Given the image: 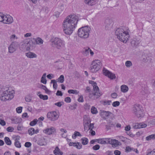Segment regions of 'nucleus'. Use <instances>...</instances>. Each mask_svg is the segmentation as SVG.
Here are the masks:
<instances>
[{
	"mask_svg": "<svg viewBox=\"0 0 155 155\" xmlns=\"http://www.w3.org/2000/svg\"><path fill=\"white\" fill-rule=\"evenodd\" d=\"M78 21V17L75 15L68 16L62 23L64 33L67 35L71 34L76 27Z\"/></svg>",
	"mask_w": 155,
	"mask_h": 155,
	"instance_id": "obj_1",
	"label": "nucleus"
},
{
	"mask_svg": "<svg viewBox=\"0 0 155 155\" xmlns=\"http://www.w3.org/2000/svg\"><path fill=\"white\" fill-rule=\"evenodd\" d=\"M2 90L3 92L0 96V99L1 101H5L11 100L14 97L15 91L11 88L3 87Z\"/></svg>",
	"mask_w": 155,
	"mask_h": 155,
	"instance_id": "obj_2",
	"label": "nucleus"
},
{
	"mask_svg": "<svg viewBox=\"0 0 155 155\" xmlns=\"http://www.w3.org/2000/svg\"><path fill=\"white\" fill-rule=\"evenodd\" d=\"M115 34L117 38L124 43H126L128 40L129 37L128 32L123 28H117L115 31Z\"/></svg>",
	"mask_w": 155,
	"mask_h": 155,
	"instance_id": "obj_3",
	"label": "nucleus"
},
{
	"mask_svg": "<svg viewBox=\"0 0 155 155\" xmlns=\"http://www.w3.org/2000/svg\"><path fill=\"white\" fill-rule=\"evenodd\" d=\"M89 82L92 85L94 90L92 93L89 94L88 97L92 100L96 99L99 98L102 94L100 92L99 88L95 82L92 81H89Z\"/></svg>",
	"mask_w": 155,
	"mask_h": 155,
	"instance_id": "obj_4",
	"label": "nucleus"
},
{
	"mask_svg": "<svg viewBox=\"0 0 155 155\" xmlns=\"http://www.w3.org/2000/svg\"><path fill=\"white\" fill-rule=\"evenodd\" d=\"M91 28L88 26L82 27L80 28L78 31V35L79 37L83 38L88 37Z\"/></svg>",
	"mask_w": 155,
	"mask_h": 155,
	"instance_id": "obj_5",
	"label": "nucleus"
},
{
	"mask_svg": "<svg viewBox=\"0 0 155 155\" xmlns=\"http://www.w3.org/2000/svg\"><path fill=\"white\" fill-rule=\"evenodd\" d=\"M102 66V63L100 60H95L92 61L90 70L92 73L96 72L101 68Z\"/></svg>",
	"mask_w": 155,
	"mask_h": 155,
	"instance_id": "obj_6",
	"label": "nucleus"
},
{
	"mask_svg": "<svg viewBox=\"0 0 155 155\" xmlns=\"http://www.w3.org/2000/svg\"><path fill=\"white\" fill-rule=\"evenodd\" d=\"M52 45L58 49H60L64 47V41L61 39L55 38L52 40Z\"/></svg>",
	"mask_w": 155,
	"mask_h": 155,
	"instance_id": "obj_7",
	"label": "nucleus"
},
{
	"mask_svg": "<svg viewBox=\"0 0 155 155\" xmlns=\"http://www.w3.org/2000/svg\"><path fill=\"white\" fill-rule=\"evenodd\" d=\"M13 21L12 17L0 13V22L4 24H10L12 23Z\"/></svg>",
	"mask_w": 155,
	"mask_h": 155,
	"instance_id": "obj_8",
	"label": "nucleus"
},
{
	"mask_svg": "<svg viewBox=\"0 0 155 155\" xmlns=\"http://www.w3.org/2000/svg\"><path fill=\"white\" fill-rule=\"evenodd\" d=\"M59 117V113L56 111H53L48 112L47 114V117L50 120L54 121L58 120Z\"/></svg>",
	"mask_w": 155,
	"mask_h": 155,
	"instance_id": "obj_9",
	"label": "nucleus"
},
{
	"mask_svg": "<svg viewBox=\"0 0 155 155\" xmlns=\"http://www.w3.org/2000/svg\"><path fill=\"white\" fill-rule=\"evenodd\" d=\"M134 113L138 117H141L143 115V112L141 107L139 105H136L133 108Z\"/></svg>",
	"mask_w": 155,
	"mask_h": 155,
	"instance_id": "obj_10",
	"label": "nucleus"
},
{
	"mask_svg": "<svg viewBox=\"0 0 155 155\" xmlns=\"http://www.w3.org/2000/svg\"><path fill=\"white\" fill-rule=\"evenodd\" d=\"M19 46V43L16 41L12 42L8 47V52L10 53L14 52Z\"/></svg>",
	"mask_w": 155,
	"mask_h": 155,
	"instance_id": "obj_11",
	"label": "nucleus"
},
{
	"mask_svg": "<svg viewBox=\"0 0 155 155\" xmlns=\"http://www.w3.org/2000/svg\"><path fill=\"white\" fill-rule=\"evenodd\" d=\"M103 74L105 76L108 77L111 79H113L115 78L116 76L114 74L105 69L104 68L103 70Z\"/></svg>",
	"mask_w": 155,
	"mask_h": 155,
	"instance_id": "obj_12",
	"label": "nucleus"
},
{
	"mask_svg": "<svg viewBox=\"0 0 155 155\" xmlns=\"http://www.w3.org/2000/svg\"><path fill=\"white\" fill-rule=\"evenodd\" d=\"M55 131L56 129L53 127H51L49 128H47L43 130V132L44 133L48 135L51 134Z\"/></svg>",
	"mask_w": 155,
	"mask_h": 155,
	"instance_id": "obj_13",
	"label": "nucleus"
},
{
	"mask_svg": "<svg viewBox=\"0 0 155 155\" xmlns=\"http://www.w3.org/2000/svg\"><path fill=\"white\" fill-rule=\"evenodd\" d=\"M105 29L108 30L111 28L113 25V22L111 20L107 19L106 20Z\"/></svg>",
	"mask_w": 155,
	"mask_h": 155,
	"instance_id": "obj_14",
	"label": "nucleus"
},
{
	"mask_svg": "<svg viewBox=\"0 0 155 155\" xmlns=\"http://www.w3.org/2000/svg\"><path fill=\"white\" fill-rule=\"evenodd\" d=\"M20 139V137L17 136L14 138L15 142L14 144L15 146L18 148H20L21 147V144L19 140Z\"/></svg>",
	"mask_w": 155,
	"mask_h": 155,
	"instance_id": "obj_15",
	"label": "nucleus"
},
{
	"mask_svg": "<svg viewBox=\"0 0 155 155\" xmlns=\"http://www.w3.org/2000/svg\"><path fill=\"white\" fill-rule=\"evenodd\" d=\"M147 124L143 123H136L134 124L133 127L135 129H139L145 127L147 126Z\"/></svg>",
	"mask_w": 155,
	"mask_h": 155,
	"instance_id": "obj_16",
	"label": "nucleus"
},
{
	"mask_svg": "<svg viewBox=\"0 0 155 155\" xmlns=\"http://www.w3.org/2000/svg\"><path fill=\"white\" fill-rule=\"evenodd\" d=\"M112 113L108 111H106L104 110H101L100 116L104 118H106V117L109 116Z\"/></svg>",
	"mask_w": 155,
	"mask_h": 155,
	"instance_id": "obj_17",
	"label": "nucleus"
},
{
	"mask_svg": "<svg viewBox=\"0 0 155 155\" xmlns=\"http://www.w3.org/2000/svg\"><path fill=\"white\" fill-rule=\"evenodd\" d=\"M140 42V39L138 38H134L131 41V45L134 46H137Z\"/></svg>",
	"mask_w": 155,
	"mask_h": 155,
	"instance_id": "obj_18",
	"label": "nucleus"
},
{
	"mask_svg": "<svg viewBox=\"0 0 155 155\" xmlns=\"http://www.w3.org/2000/svg\"><path fill=\"white\" fill-rule=\"evenodd\" d=\"M25 56L28 58H33L37 57V55L34 53L28 51L25 54Z\"/></svg>",
	"mask_w": 155,
	"mask_h": 155,
	"instance_id": "obj_19",
	"label": "nucleus"
},
{
	"mask_svg": "<svg viewBox=\"0 0 155 155\" xmlns=\"http://www.w3.org/2000/svg\"><path fill=\"white\" fill-rule=\"evenodd\" d=\"M55 155H62L63 154L62 152L61 151L60 149L58 146L56 147L53 151Z\"/></svg>",
	"mask_w": 155,
	"mask_h": 155,
	"instance_id": "obj_20",
	"label": "nucleus"
},
{
	"mask_svg": "<svg viewBox=\"0 0 155 155\" xmlns=\"http://www.w3.org/2000/svg\"><path fill=\"white\" fill-rule=\"evenodd\" d=\"M91 122V120L90 117L86 116L84 117V125H88Z\"/></svg>",
	"mask_w": 155,
	"mask_h": 155,
	"instance_id": "obj_21",
	"label": "nucleus"
},
{
	"mask_svg": "<svg viewBox=\"0 0 155 155\" xmlns=\"http://www.w3.org/2000/svg\"><path fill=\"white\" fill-rule=\"evenodd\" d=\"M33 40L34 41H35V44H36L38 45H41L43 44V41L42 39L40 38H33Z\"/></svg>",
	"mask_w": 155,
	"mask_h": 155,
	"instance_id": "obj_22",
	"label": "nucleus"
},
{
	"mask_svg": "<svg viewBox=\"0 0 155 155\" xmlns=\"http://www.w3.org/2000/svg\"><path fill=\"white\" fill-rule=\"evenodd\" d=\"M111 144L112 145L113 147H117L119 145H121V144L117 140L112 139V143H111Z\"/></svg>",
	"mask_w": 155,
	"mask_h": 155,
	"instance_id": "obj_23",
	"label": "nucleus"
},
{
	"mask_svg": "<svg viewBox=\"0 0 155 155\" xmlns=\"http://www.w3.org/2000/svg\"><path fill=\"white\" fill-rule=\"evenodd\" d=\"M85 4L89 5H92L96 3V0H84Z\"/></svg>",
	"mask_w": 155,
	"mask_h": 155,
	"instance_id": "obj_24",
	"label": "nucleus"
},
{
	"mask_svg": "<svg viewBox=\"0 0 155 155\" xmlns=\"http://www.w3.org/2000/svg\"><path fill=\"white\" fill-rule=\"evenodd\" d=\"M121 91L124 92L125 93L127 92L128 90V87L125 85H123L121 86Z\"/></svg>",
	"mask_w": 155,
	"mask_h": 155,
	"instance_id": "obj_25",
	"label": "nucleus"
},
{
	"mask_svg": "<svg viewBox=\"0 0 155 155\" xmlns=\"http://www.w3.org/2000/svg\"><path fill=\"white\" fill-rule=\"evenodd\" d=\"M46 73H44L41 78V82L44 84H46L47 83V80L46 78Z\"/></svg>",
	"mask_w": 155,
	"mask_h": 155,
	"instance_id": "obj_26",
	"label": "nucleus"
},
{
	"mask_svg": "<svg viewBox=\"0 0 155 155\" xmlns=\"http://www.w3.org/2000/svg\"><path fill=\"white\" fill-rule=\"evenodd\" d=\"M4 141L5 143L8 145H11L12 144V141L8 137H5L4 138Z\"/></svg>",
	"mask_w": 155,
	"mask_h": 155,
	"instance_id": "obj_27",
	"label": "nucleus"
},
{
	"mask_svg": "<svg viewBox=\"0 0 155 155\" xmlns=\"http://www.w3.org/2000/svg\"><path fill=\"white\" fill-rule=\"evenodd\" d=\"M24 42V41L21 43L20 45L19 46L20 49L22 51H23L26 48V44L25 43H23Z\"/></svg>",
	"mask_w": 155,
	"mask_h": 155,
	"instance_id": "obj_28",
	"label": "nucleus"
},
{
	"mask_svg": "<svg viewBox=\"0 0 155 155\" xmlns=\"http://www.w3.org/2000/svg\"><path fill=\"white\" fill-rule=\"evenodd\" d=\"M146 155H155V148L152 150L151 149L148 150Z\"/></svg>",
	"mask_w": 155,
	"mask_h": 155,
	"instance_id": "obj_29",
	"label": "nucleus"
},
{
	"mask_svg": "<svg viewBox=\"0 0 155 155\" xmlns=\"http://www.w3.org/2000/svg\"><path fill=\"white\" fill-rule=\"evenodd\" d=\"M154 139H155V134H154L149 135L146 138V140L147 141L150 140L151 139L154 140Z\"/></svg>",
	"mask_w": 155,
	"mask_h": 155,
	"instance_id": "obj_30",
	"label": "nucleus"
},
{
	"mask_svg": "<svg viewBox=\"0 0 155 155\" xmlns=\"http://www.w3.org/2000/svg\"><path fill=\"white\" fill-rule=\"evenodd\" d=\"M38 144L40 146H43L45 145L46 142L44 138L38 140Z\"/></svg>",
	"mask_w": 155,
	"mask_h": 155,
	"instance_id": "obj_31",
	"label": "nucleus"
},
{
	"mask_svg": "<svg viewBox=\"0 0 155 155\" xmlns=\"http://www.w3.org/2000/svg\"><path fill=\"white\" fill-rule=\"evenodd\" d=\"M104 143L105 144L112 143V139L109 138H104Z\"/></svg>",
	"mask_w": 155,
	"mask_h": 155,
	"instance_id": "obj_32",
	"label": "nucleus"
},
{
	"mask_svg": "<svg viewBox=\"0 0 155 155\" xmlns=\"http://www.w3.org/2000/svg\"><path fill=\"white\" fill-rule=\"evenodd\" d=\"M64 81V77L63 75H61L60 77L58 79L57 81L58 82L62 83Z\"/></svg>",
	"mask_w": 155,
	"mask_h": 155,
	"instance_id": "obj_33",
	"label": "nucleus"
},
{
	"mask_svg": "<svg viewBox=\"0 0 155 155\" xmlns=\"http://www.w3.org/2000/svg\"><path fill=\"white\" fill-rule=\"evenodd\" d=\"M51 83L53 84V87L54 89H56L57 88V82L55 80H52L51 81Z\"/></svg>",
	"mask_w": 155,
	"mask_h": 155,
	"instance_id": "obj_34",
	"label": "nucleus"
},
{
	"mask_svg": "<svg viewBox=\"0 0 155 155\" xmlns=\"http://www.w3.org/2000/svg\"><path fill=\"white\" fill-rule=\"evenodd\" d=\"M35 130L33 128H31L28 130V132L30 135H32L35 134Z\"/></svg>",
	"mask_w": 155,
	"mask_h": 155,
	"instance_id": "obj_35",
	"label": "nucleus"
},
{
	"mask_svg": "<svg viewBox=\"0 0 155 155\" xmlns=\"http://www.w3.org/2000/svg\"><path fill=\"white\" fill-rule=\"evenodd\" d=\"M81 140H82V143L83 145H85L87 144L88 141V139L87 138H82Z\"/></svg>",
	"mask_w": 155,
	"mask_h": 155,
	"instance_id": "obj_36",
	"label": "nucleus"
},
{
	"mask_svg": "<svg viewBox=\"0 0 155 155\" xmlns=\"http://www.w3.org/2000/svg\"><path fill=\"white\" fill-rule=\"evenodd\" d=\"M91 112L93 114H96L98 112L97 109L94 106L92 107L91 109Z\"/></svg>",
	"mask_w": 155,
	"mask_h": 155,
	"instance_id": "obj_37",
	"label": "nucleus"
},
{
	"mask_svg": "<svg viewBox=\"0 0 155 155\" xmlns=\"http://www.w3.org/2000/svg\"><path fill=\"white\" fill-rule=\"evenodd\" d=\"M68 92L69 94H76L78 93V92L75 90H69L68 91Z\"/></svg>",
	"mask_w": 155,
	"mask_h": 155,
	"instance_id": "obj_38",
	"label": "nucleus"
},
{
	"mask_svg": "<svg viewBox=\"0 0 155 155\" xmlns=\"http://www.w3.org/2000/svg\"><path fill=\"white\" fill-rule=\"evenodd\" d=\"M38 121V120L37 119H35L32 121L30 122L29 124L31 126H34L37 123Z\"/></svg>",
	"mask_w": 155,
	"mask_h": 155,
	"instance_id": "obj_39",
	"label": "nucleus"
},
{
	"mask_svg": "<svg viewBox=\"0 0 155 155\" xmlns=\"http://www.w3.org/2000/svg\"><path fill=\"white\" fill-rule=\"evenodd\" d=\"M73 146L78 149H81L82 147V145L80 143L78 142H77V143H74L73 145Z\"/></svg>",
	"mask_w": 155,
	"mask_h": 155,
	"instance_id": "obj_40",
	"label": "nucleus"
},
{
	"mask_svg": "<svg viewBox=\"0 0 155 155\" xmlns=\"http://www.w3.org/2000/svg\"><path fill=\"white\" fill-rule=\"evenodd\" d=\"M39 97L41 99H42L43 100H47L48 98V96L46 95H43L40 94L39 95Z\"/></svg>",
	"mask_w": 155,
	"mask_h": 155,
	"instance_id": "obj_41",
	"label": "nucleus"
},
{
	"mask_svg": "<svg viewBox=\"0 0 155 155\" xmlns=\"http://www.w3.org/2000/svg\"><path fill=\"white\" fill-rule=\"evenodd\" d=\"M125 65L127 67L129 68L132 65V64L131 61H127L125 62Z\"/></svg>",
	"mask_w": 155,
	"mask_h": 155,
	"instance_id": "obj_42",
	"label": "nucleus"
},
{
	"mask_svg": "<svg viewBox=\"0 0 155 155\" xmlns=\"http://www.w3.org/2000/svg\"><path fill=\"white\" fill-rule=\"evenodd\" d=\"M90 49V48H87L85 49L84 50V55L87 56L88 54Z\"/></svg>",
	"mask_w": 155,
	"mask_h": 155,
	"instance_id": "obj_43",
	"label": "nucleus"
},
{
	"mask_svg": "<svg viewBox=\"0 0 155 155\" xmlns=\"http://www.w3.org/2000/svg\"><path fill=\"white\" fill-rule=\"evenodd\" d=\"M104 105H110L111 103V101L110 100H105L103 101Z\"/></svg>",
	"mask_w": 155,
	"mask_h": 155,
	"instance_id": "obj_44",
	"label": "nucleus"
},
{
	"mask_svg": "<svg viewBox=\"0 0 155 155\" xmlns=\"http://www.w3.org/2000/svg\"><path fill=\"white\" fill-rule=\"evenodd\" d=\"M120 103L118 101H116L113 102L112 105L114 107H116L119 105Z\"/></svg>",
	"mask_w": 155,
	"mask_h": 155,
	"instance_id": "obj_45",
	"label": "nucleus"
},
{
	"mask_svg": "<svg viewBox=\"0 0 155 155\" xmlns=\"http://www.w3.org/2000/svg\"><path fill=\"white\" fill-rule=\"evenodd\" d=\"M98 143L102 144H104V138L99 139L97 140Z\"/></svg>",
	"mask_w": 155,
	"mask_h": 155,
	"instance_id": "obj_46",
	"label": "nucleus"
},
{
	"mask_svg": "<svg viewBox=\"0 0 155 155\" xmlns=\"http://www.w3.org/2000/svg\"><path fill=\"white\" fill-rule=\"evenodd\" d=\"M12 121H13V123L15 124H18L21 122L20 120L17 118H16L15 119L12 120Z\"/></svg>",
	"mask_w": 155,
	"mask_h": 155,
	"instance_id": "obj_47",
	"label": "nucleus"
},
{
	"mask_svg": "<svg viewBox=\"0 0 155 155\" xmlns=\"http://www.w3.org/2000/svg\"><path fill=\"white\" fill-rule=\"evenodd\" d=\"M22 107H18L16 109V111L18 113H20L22 112Z\"/></svg>",
	"mask_w": 155,
	"mask_h": 155,
	"instance_id": "obj_48",
	"label": "nucleus"
},
{
	"mask_svg": "<svg viewBox=\"0 0 155 155\" xmlns=\"http://www.w3.org/2000/svg\"><path fill=\"white\" fill-rule=\"evenodd\" d=\"M63 104V102H59L57 103H55L54 105H56L58 107H61L62 104Z\"/></svg>",
	"mask_w": 155,
	"mask_h": 155,
	"instance_id": "obj_49",
	"label": "nucleus"
},
{
	"mask_svg": "<svg viewBox=\"0 0 155 155\" xmlns=\"http://www.w3.org/2000/svg\"><path fill=\"white\" fill-rule=\"evenodd\" d=\"M6 130L8 132H12L14 130V129L12 127H9L7 128Z\"/></svg>",
	"mask_w": 155,
	"mask_h": 155,
	"instance_id": "obj_50",
	"label": "nucleus"
},
{
	"mask_svg": "<svg viewBox=\"0 0 155 155\" xmlns=\"http://www.w3.org/2000/svg\"><path fill=\"white\" fill-rule=\"evenodd\" d=\"M100 146L99 145L97 144L93 147V149L94 150H97L99 149Z\"/></svg>",
	"mask_w": 155,
	"mask_h": 155,
	"instance_id": "obj_51",
	"label": "nucleus"
},
{
	"mask_svg": "<svg viewBox=\"0 0 155 155\" xmlns=\"http://www.w3.org/2000/svg\"><path fill=\"white\" fill-rule=\"evenodd\" d=\"M94 124H90L89 125H88V130H92L94 127Z\"/></svg>",
	"mask_w": 155,
	"mask_h": 155,
	"instance_id": "obj_52",
	"label": "nucleus"
},
{
	"mask_svg": "<svg viewBox=\"0 0 155 155\" xmlns=\"http://www.w3.org/2000/svg\"><path fill=\"white\" fill-rule=\"evenodd\" d=\"M64 101L67 103H70L71 102V100L70 97H67L65 98Z\"/></svg>",
	"mask_w": 155,
	"mask_h": 155,
	"instance_id": "obj_53",
	"label": "nucleus"
},
{
	"mask_svg": "<svg viewBox=\"0 0 155 155\" xmlns=\"http://www.w3.org/2000/svg\"><path fill=\"white\" fill-rule=\"evenodd\" d=\"M31 143L30 142H26L25 143V146L27 147H29L31 146Z\"/></svg>",
	"mask_w": 155,
	"mask_h": 155,
	"instance_id": "obj_54",
	"label": "nucleus"
},
{
	"mask_svg": "<svg viewBox=\"0 0 155 155\" xmlns=\"http://www.w3.org/2000/svg\"><path fill=\"white\" fill-rule=\"evenodd\" d=\"M111 96L113 98H115L117 97V94L116 93H113L111 94Z\"/></svg>",
	"mask_w": 155,
	"mask_h": 155,
	"instance_id": "obj_55",
	"label": "nucleus"
},
{
	"mask_svg": "<svg viewBox=\"0 0 155 155\" xmlns=\"http://www.w3.org/2000/svg\"><path fill=\"white\" fill-rule=\"evenodd\" d=\"M78 101L79 102H82L84 101V99L82 96H80L78 99Z\"/></svg>",
	"mask_w": 155,
	"mask_h": 155,
	"instance_id": "obj_56",
	"label": "nucleus"
},
{
	"mask_svg": "<svg viewBox=\"0 0 155 155\" xmlns=\"http://www.w3.org/2000/svg\"><path fill=\"white\" fill-rule=\"evenodd\" d=\"M0 124L3 126H4L5 125L6 123L4 120L0 119Z\"/></svg>",
	"mask_w": 155,
	"mask_h": 155,
	"instance_id": "obj_57",
	"label": "nucleus"
},
{
	"mask_svg": "<svg viewBox=\"0 0 155 155\" xmlns=\"http://www.w3.org/2000/svg\"><path fill=\"white\" fill-rule=\"evenodd\" d=\"M119 138L120 140L123 142L127 140V138H126L122 136H120Z\"/></svg>",
	"mask_w": 155,
	"mask_h": 155,
	"instance_id": "obj_58",
	"label": "nucleus"
},
{
	"mask_svg": "<svg viewBox=\"0 0 155 155\" xmlns=\"http://www.w3.org/2000/svg\"><path fill=\"white\" fill-rule=\"evenodd\" d=\"M143 61L144 62H147L150 59H147V57L144 56H143Z\"/></svg>",
	"mask_w": 155,
	"mask_h": 155,
	"instance_id": "obj_59",
	"label": "nucleus"
},
{
	"mask_svg": "<svg viewBox=\"0 0 155 155\" xmlns=\"http://www.w3.org/2000/svg\"><path fill=\"white\" fill-rule=\"evenodd\" d=\"M56 95L57 96H62L63 95L61 91H58L56 93Z\"/></svg>",
	"mask_w": 155,
	"mask_h": 155,
	"instance_id": "obj_60",
	"label": "nucleus"
},
{
	"mask_svg": "<svg viewBox=\"0 0 155 155\" xmlns=\"http://www.w3.org/2000/svg\"><path fill=\"white\" fill-rule=\"evenodd\" d=\"M114 153L115 155H120V152L118 150H116L114 151Z\"/></svg>",
	"mask_w": 155,
	"mask_h": 155,
	"instance_id": "obj_61",
	"label": "nucleus"
},
{
	"mask_svg": "<svg viewBox=\"0 0 155 155\" xmlns=\"http://www.w3.org/2000/svg\"><path fill=\"white\" fill-rule=\"evenodd\" d=\"M131 148L129 147L128 146L126 147L125 150L127 152H129L131 150Z\"/></svg>",
	"mask_w": 155,
	"mask_h": 155,
	"instance_id": "obj_62",
	"label": "nucleus"
},
{
	"mask_svg": "<svg viewBox=\"0 0 155 155\" xmlns=\"http://www.w3.org/2000/svg\"><path fill=\"white\" fill-rule=\"evenodd\" d=\"M113 152L111 151H107L105 153L106 155H113Z\"/></svg>",
	"mask_w": 155,
	"mask_h": 155,
	"instance_id": "obj_63",
	"label": "nucleus"
},
{
	"mask_svg": "<svg viewBox=\"0 0 155 155\" xmlns=\"http://www.w3.org/2000/svg\"><path fill=\"white\" fill-rule=\"evenodd\" d=\"M149 123L152 125H155V119H153L150 121Z\"/></svg>",
	"mask_w": 155,
	"mask_h": 155,
	"instance_id": "obj_64",
	"label": "nucleus"
}]
</instances>
